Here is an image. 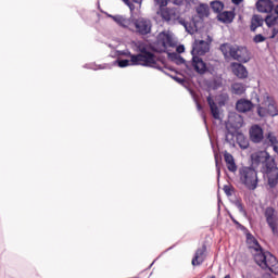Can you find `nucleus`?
Instances as JSON below:
<instances>
[{
    "label": "nucleus",
    "instance_id": "13",
    "mask_svg": "<svg viewBox=\"0 0 278 278\" xmlns=\"http://www.w3.org/2000/svg\"><path fill=\"white\" fill-rule=\"evenodd\" d=\"M161 17L163 18V21H166V23H175L177 18H179V10L175 8L161 9Z\"/></svg>",
    "mask_w": 278,
    "mask_h": 278
},
{
    "label": "nucleus",
    "instance_id": "40",
    "mask_svg": "<svg viewBox=\"0 0 278 278\" xmlns=\"http://www.w3.org/2000/svg\"><path fill=\"white\" fill-rule=\"evenodd\" d=\"M236 207L239 210V212H240L241 214H247V210H244V205H242V202L237 201V202H236Z\"/></svg>",
    "mask_w": 278,
    "mask_h": 278
},
{
    "label": "nucleus",
    "instance_id": "52",
    "mask_svg": "<svg viewBox=\"0 0 278 278\" xmlns=\"http://www.w3.org/2000/svg\"><path fill=\"white\" fill-rule=\"evenodd\" d=\"M203 118H204V123H205V116H203Z\"/></svg>",
    "mask_w": 278,
    "mask_h": 278
},
{
    "label": "nucleus",
    "instance_id": "12",
    "mask_svg": "<svg viewBox=\"0 0 278 278\" xmlns=\"http://www.w3.org/2000/svg\"><path fill=\"white\" fill-rule=\"evenodd\" d=\"M189 66H192L198 75H205L207 72V63L201 56L193 55L191 63L189 62Z\"/></svg>",
    "mask_w": 278,
    "mask_h": 278
},
{
    "label": "nucleus",
    "instance_id": "19",
    "mask_svg": "<svg viewBox=\"0 0 278 278\" xmlns=\"http://www.w3.org/2000/svg\"><path fill=\"white\" fill-rule=\"evenodd\" d=\"M206 101H207V104L211 110V114H212L213 118H215V121H220V110L218 109V104H216L214 99H212V96H208L206 98Z\"/></svg>",
    "mask_w": 278,
    "mask_h": 278
},
{
    "label": "nucleus",
    "instance_id": "32",
    "mask_svg": "<svg viewBox=\"0 0 278 278\" xmlns=\"http://www.w3.org/2000/svg\"><path fill=\"white\" fill-rule=\"evenodd\" d=\"M161 73H164V75H167L168 77H170L172 79H174V81H177V84H180V86H184V84H186V78H180L177 75H170L167 72H165V70L163 68V71H161Z\"/></svg>",
    "mask_w": 278,
    "mask_h": 278
},
{
    "label": "nucleus",
    "instance_id": "11",
    "mask_svg": "<svg viewBox=\"0 0 278 278\" xmlns=\"http://www.w3.org/2000/svg\"><path fill=\"white\" fill-rule=\"evenodd\" d=\"M156 46L160 49V53H166L168 47H173V37L166 33H160L156 38Z\"/></svg>",
    "mask_w": 278,
    "mask_h": 278
},
{
    "label": "nucleus",
    "instance_id": "25",
    "mask_svg": "<svg viewBox=\"0 0 278 278\" xmlns=\"http://www.w3.org/2000/svg\"><path fill=\"white\" fill-rule=\"evenodd\" d=\"M262 25H264V18H262L260 15H253L250 25L251 31H256L257 27H262Z\"/></svg>",
    "mask_w": 278,
    "mask_h": 278
},
{
    "label": "nucleus",
    "instance_id": "20",
    "mask_svg": "<svg viewBox=\"0 0 278 278\" xmlns=\"http://www.w3.org/2000/svg\"><path fill=\"white\" fill-rule=\"evenodd\" d=\"M168 58L170 62H174V64H177V66H181V64H185L187 68H190V62H186V59H184L179 53L169 52Z\"/></svg>",
    "mask_w": 278,
    "mask_h": 278
},
{
    "label": "nucleus",
    "instance_id": "14",
    "mask_svg": "<svg viewBox=\"0 0 278 278\" xmlns=\"http://www.w3.org/2000/svg\"><path fill=\"white\" fill-rule=\"evenodd\" d=\"M206 253H207V245L203 243L202 247L199 248L194 253V256L191 261L192 266H201V264L205 262V257H207Z\"/></svg>",
    "mask_w": 278,
    "mask_h": 278
},
{
    "label": "nucleus",
    "instance_id": "18",
    "mask_svg": "<svg viewBox=\"0 0 278 278\" xmlns=\"http://www.w3.org/2000/svg\"><path fill=\"white\" fill-rule=\"evenodd\" d=\"M231 70L238 79H247V77H249V71H247V66L242 63H232Z\"/></svg>",
    "mask_w": 278,
    "mask_h": 278
},
{
    "label": "nucleus",
    "instance_id": "22",
    "mask_svg": "<svg viewBox=\"0 0 278 278\" xmlns=\"http://www.w3.org/2000/svg\"><path fill=\"white\" fill-rule=\"evenodd\" d=\"M217 18L220 23H233L236 13L233 11H224L217 15Z\"/></svg>",
    "mask_w": 278,
    "mask_h": 278
},
{
    "label": "nucleus",
    "instance_id": "1",
    "mask_svg": "<svg viewBox=\"0 0 278 278\" xmlns=\"http://www.w3.org/2000/svg\"><path fill=\"white\" fill-rule=\"evenodd\" d=\"M251 162L254 168L261 167V173L266 177L269 188L278 186V166L274 156L268 151H257L251 154Z\"/></svg>",
    "mask_w": 278,
    "mask_h": 278
},
{
    "label": "nucleus",
    "instance_id": "31",
    "mask_svg": "<svg viewBox=\"0 0 278 278\" xmlns=\"http://www.w3.org/2000/svg\"><path fill=\"white\" fill-rule=\"evenodd\" d=\"M227 103H229V93L227 92H222L218 96V104L220 105V108L227 105Z\"/></svg>",
    "mask_w": 278,
    "mask_h": 278
},
{
    "label": "nucleus",
    "instance_id": "24",
    "mask_svg": "<svg viewBox=\"0 0 278 278\" xmlns=\"http://www.w3.org/2000/svg\"><path fill=\"white\" fill-rule=\"evenodd\" d=\"M195 12L200 18H205L210 16V5L207 3H200V5L195 8Z\"/></svg>",
    "mask_w": 278,
    "mask_h": 278
},
{
    "label": "nucleus",
    "instance_id": "15",
    "mask_svg": "<svg viewBox=\"0 0 278 278\" xmlns=\"http://www.w3.org/2000/svg\"><path fill=\"white\" fill-rule=\"evenodd\" d=\"M255 108V104L251 100L241 98L236 102V110L240 114H247V112H251Z\"/></svg>",
    "mask_w": 278,
    "mask_h": 278
},
{
    "label": "nucleus",
    "instance_id": "44",
    "mask_svg": "<svg viewBox=\"0 0 278 278\" xmlns=\"http://www.w3.org/2000/svg\"><path fill=\"white\" fill-rule=\"evenodd\" d=\"M125 5H127L129 8V10H136V7L134 5V3H131V1L129 0H122Z\"/></svg>",
    "mask_w": 278,
    "mask_h": 278
},
{
    "label": "nucleus",
    "instance_id": "48",
    "mask_svg": "<svg viewBox=\"0 0 278 278\" xmlns=\"http://www.w3.org/2000/svg\"><path fill=\"white\" fill-rule=\"evenodd\" d=\"M197 109L199 110V112L203 111V106L201 105V103L197 102Z\"/></svg>",
    "mask_w": 278,
    "mask_h": 278
},
{
    "label": "nucleus",
    "instance_id": "47",
    "mask_svg": "<svg viewBox=\"0 0 278 278\" xmlns=\"http://www.w3.org/2000/svg\"><path fill=\"white\" fill-rule=\"evenodd\" d=\"M235 5H240L242 3V0H231Z\"/></svg>",
    "mask_w": 278,
    "mask_h": 278
},
{
    "label": "nucleus",
    "instance_id": "6",
    "mask_svg": "<svg viewBox=\"0 0 278 278\" xmlns=\"http://www.w3.org/2000/svg\"><path fill=\"white\" fill-rule=\"evenodd\" d=\"M239 179L247 190H257L260 178H257V170H255V167H241L239 169Z\"/></svg>",
    "mask_w": 278,
    "mask_h": 278
},
{
    "label": "nucleus",
    "instance_id": "42",
    "mask_svg": "<svg viewBox=\"0 0 278 278\" xmlns=\"http://www.w3.org/2000/svg\"><path fill=\"white\" fill-rule=\"evenodd\" d=\"M278 34V24L271 26V35L269 38H275Z\"/></svg>",
    "mask_w": 278,
    "mask_h": 278
},
{
    "label": "nucleus",
    "instance_id": "5",
    "mask_svg": "<svg viewBox=\"0 0 278 278\" xmlns=\"http://www.w3.org/2000/svg\"><path fill=\"white\" fill-rule=\"evenodd\" d=\"M262 105L258 104L256 108V114L260 118L266 116L275 118V116H278L277 100H275V97L270 96L268 92L264 93Z\"/></svg>",
    "mask_w": 278,
    "mask_h": 278
},
{
    "label": "nucleus",
    "instance_id": "41",
    "mask_svg": "<svg viewBox=\"0 0 278 278\" xmlns=\"http://www.w3.org/2000/svg\"><path fill=\"white\" fill-rule=\"evenodd\" d=\"M154 2H155L156 5H159L160 8H166V5H168V0H154Z\"/></svg>",
    "mask_w": 278,
    "mask_h": 278
},
{
    "label": "nucleus",
    "instance_id": "33",
    "mask_svg": "<svg viewBox=\"0 0 278 278\" xmlns=\"http://www.w3.org/2000/svg\"><path fill=\"white\" fill-rule=\"evenodd\" d=\"M115 64H117V66H119V68H127V66H134L131 64V59L130 60H116Z\"/></svg>",
    "mask_w": 278,
    "mask_h": 278
},
{
    "label": "nucleus",
    "instance_id": "26",
    "mask_svg": "<svg viewBox=\"0 0 278 278\" xmlns=\"http://www.w3.org/2000/svg\"><path fill=\"white\" fill-rule=\"evenodd\" d=\"M237 144L242 149V151L249 149V139L244 137V134H237Z\"/></svg>",
    "mask_w": 278,
    "mask_h": 278
},
{
    "label": "nucleus",
    "instance_id": "9",
    "mask_svg": "<svg viewBox=\"0 0 278 278\" xmlns=\"http://www.w3.org/2000/svg\"><path fill=\"white\" fill-rule=\"evenodd\" d=\"M135 27L139 36H148V34H151V28L153 27V24L149 18L139 17L135 21Z\"/></svg>",
    "mask_w": 278,
    "mask_h": 278
},
{
    "label": "nucleus",
    "instance_id": "3",
    "mask_svg": "<svg viewBox=\"0 0 278 278\" xmlns=\"http://www.w3.org/2000/svg\"><path fill=\"white\" fill-rule=\"evenodd\" d=\"M136 51L138 54L131 56L132 65L148 66L150 68H156V71H164V67L160 66L157 61H155V54L149 51L147 43L138 41L136 43Z\"/></svg>",
    "mask_w": 278,
    "mask_h": 278
},
{
    "label": "nucleus",
    "instance_id": "38",
    "mask_svg": "<svg viewBox=\"0 0 278 278\" xmlns=\"http://www.w3.org/2000/svg\"><path fill=\"white\" fill-rule=\"evenodd\" d=\"M224 192H225L226 197H232L233 188H231V186H229V185H225Z\"/></svg>",
    "mask_w": 278,
    "mask_h": 278
},
{
    "label": "nucleus",
    "instance_id": "34",
    "mask_svg": "<svg viewBox=\"0 0 278 278\" xmlns=\"http://www.w3.org/2000/svg\"><path fill=\"white\" fill-rule=\"evenodd\" d=\"M187 5H197V2L199 0H185ZM172 3H174L175 5H181V3H184V0H172Z\"/></svg>",
    "mask_w": 278,
    "mask_h": 278
},
{
    "label": "nucleus",
    "instance_id": "17",
    "mask_svg": "<svg viewBox=\"0 0 278 278\" xmlns=\"http://www.w3.org/2000/svg\"><path fill=\"white\" fill-rule=\"evenodd\" d=\"M250 139L252 142H255V144H260L264 140V129H262V126L254 125L250 129Z\"/></svg>",
    "mask_w": 278,
    "mask_h": 278
},
{
    "label": "nucleus",
    "instance_id": "29",
    "mask_svg": "<svg viewBox=\"0 0 278 278\" xmlns=\"http://www.w3.org/2000/svg\"><path fill=\"white\" fill-rule=\"evenodd\" d=\"M109 18H112L119 27H127V20L122 15H109Z\"/></svg>",
    "mask_w": 278,
    "mask_h": 278
},
{
    "label": "nucleus",
    "instance_id": "21",
    "mask_svg": "<svg viewBox=\"0 0 278 278\" xmlns=\"http://www.w3.org/2000/svg\"><path fill=\"white\" fill-rule=\"evenodd\" d=\"M224 160L230 173H236L238 170V165H236V160L233 159V155H231V153L225 152Z\"/></svg>",
    "mask_w": 278,
    "mask_h": 278
},
{
    "label": "nucleus",
    "instance_id": "51",
    "mask_svg": "<svg viewBox=\"0 0 278 278\" xmlns=\"http://www.w3.org/2000/svg\"><path fill=\"white\" fill-rule=\"evenodd\" d=\"M165 68H167V67H165ZM168 71H173V68H172V67H168Z\"/></svg>",
    "mask_w": 278,
    "mask_h": 278
},
{
    "label": "nucleus",
    "instance_id": "35",
    "mask_svg": "<svg viewBox=\"0 0 278 278\" xmlns=\"http://www.w3.org/2000/svg\"><path fill=\"white\" fill-rule=\"evenodd\" d=\"M116 55H118V56L123 55L124 58H130V60L132 56H135V54H132L131 51H129V49L117 50Z\"/></svg>",
    "mask_w": 278,
    "mask_h": 278
},
{
    "label": "nucleus",
    "instance_id": "16",
    "mask_svg": "<svg viewBox=\"0 0 278 278\" xmlns=\"http://www.w3.org/2000/svg\"><path fill=\"white\" fill-rule=\"evenodd\" d=\"M256 10L263 14H270V12H275V3L271 0H258Z\"/></svg>",
    "mask_w": 278,
    "mask_h": 278
},
{
    "label": "nucleus",
    "instance_id": "46",
    "mask_svg": "<svg viewBox=\"0 0 278 278\" xmlns=\"http://www.w3.org/2000/svg\"><path fill=\"white\" fill-rule=\"evenodd\" d=\"M274 14H277V16H278V1H276V3H275Z\"/></svg>",
    "mask_w": 278,
    "mask_h": 278
},
{
    "label": "nucleus",
    "instance_id": "23",
    "mask_svg": "<svg viewBox=\"0 0 278 278\" xmlns=\"http://www.w3.org/2000/svg\"><path fill=\"white\" fill-rule=\"evenodd\" d=\"M232 94H237L238 97H242L244 92H247V85L242 83H233L231 85Z\"/></svg>",
    "mask_w": 278,
    "mask_h": 278
},
{
    "label": "nucleus",
    "instance_id": "4",
    "mask_svg": "<svg viewBox=\"0 0 278 278\" xmlns=\"http://www.w3.org/2000/svg\"><path fill=\"white\" fill-rule=\"evenodd\" d=\"M219 51H222L225 60L231 58L241 64H247V62L251 61V52H249L247 47L223 43L219 47Z\"/></svg>",
    "mask_w": 278,
    "mask_h": 278
},
{
    "label": "nucleus",
    "instance_id": "28",
    "mask_svg": "<svg viewBox=\"0 0 278 278\" xmlns=\"http://www.w3.org/2000/svg\"><path fill=\"white\" fill-rule=\"evenodd\" d=\"M224 9L225 4L222 1L215 0L211 2V10H213V12H215L216 14H220Z\"/></svg>",
    "mask_w": 278,
    "mask_h": 278
},
{
    "label": "nucleus",
    "instance_id": "50",
    "mask_svg": "<svg viewBox=\"0 0 278 278\" xmlns=\"http://www.w3.org/2000/svg\"><path fill=\"white\" fill-rule=\"evenodd\" d=\"M207 278H216V276L213 275V276H208Z\"/></svg>",
    "mask_w": 278,
    "mask_h": 278
},
{
    "label": "nucleus",
    "instance_id": "45",
    "mask_svg": "<svg viewBox=\"0 0 278 278\" xmlns=\"http://www.w3.org/2000/svg\"><path fill=\"white\" fill-rule=\"evenodd\" d=\"M176 53H178L179 55V53H184L186 51V47L184 45H180L176 48Z\"/></svg>",
    "mask_w": 278,
    "mask_h": 278
},
{
    "label": "nucleus",
    "instance_id": "43",
    "mask_svg": "<svg viewBox=\"0 0 278 278\" xmlns=\"http://www.w3.org/2000/svg\"><path fill=\"white\" fill-rule=\"evenodd\" d=\"M215 166L218 177H220V165H218V154H215Z\"/></svg>",
    "mask_w": 278,
    "mask_h": 278
},
{
    "label": "nucleus",
    "instance_id": "10",
    "mask_svg": "<svg viewBox=\"0 0 278 278\" xmlns=\"http://www.w3.org/2000/svg\"><path fill=\"white\" fill-rule=\"evenodd\" d=\"M205 53H210V42L195 39L192 45L191 55L201 58L205 55Z\"/></svg>",
    "mask_w": 278,
    "mask_h": 278
},
{
    "label": "nucleus",
    "instance_id": "8",
    "mask_svg": "<svg viewBox=\"0 0 278 278\" xmlns=\"http://www.w3.org/2000/svg\"><path fill=\"white\" fill-rule=\"evenodd\" d=\"M264 216L273 236H278V214L275 207L267 206L264 211Z\"/></svg>",
    "mask_w": 278,
    "mask_h": 278
},
{
    "label": "nucleus",
    "instance_id": "2",
    "mask_svg": "<svg viewBox=\"0 0 278 278\" xmlns=\"http://www.w3.org/2000/svg\"><path fill=\"white\" fill-rule=\"evenodd\" d=\"M247 240L250 244H253L250 247V249H253L255 251L254 253V262L262 268L263 270H269V273H273L274 275H278V261L273 253L268 251H264L257 239L249 232L247 235Z\"/></svg>",
    "mask_w": 278,
    "mask_h": 278
},
{
    "label": "nucleus",
    "instance_id": "27",
    "mask_svg": "<svg viewBox=\"0 0 278 278\" xmlns=\"http://www.w3.org/2000/svg\"><path fill=\"white\" fill-rule=\"evenodd\" d=\"M267 140L269 142V147L273 148L274 153H277L278 155V139L276 136L273 135V132H268Z\"/></svg>",
    "mask_w": 278,
    "mask_h": 278
},
{
    "label": "nucleus",
    "instance_id": "36",
    "mask_svg": "<svg viewBox=\"0 0 278 278\" xmlns=\"http://www.w3.org/2000/svg\"><path fill=\"white\" fill-rule=\"evenodd\" d=\"M265 40L266 38L262 34H257L253 37V42H255V45H260V42H265Z\"/></svg>",
    "mask_w": 278,
    "mask_h": 278
},
{
    "label": "nucleus",
    "instance_id": "49",
    "mask_svg": "<svg viewBox=\"0 0 278 278\" xmlns=\"http://www.w3.org/2000/svg\"><path fill=\"white\" fill-rule=\"evenodd\" d=\"M132 3H142V0H131Z\"/></svg>",
    "mask_w": 278,
    "mask_h": 278
},
{
    "label": "nucleus",
    "instance_id": "7",
    "mask_svg": "<svg viewBox=\"0 0 278 278\" xmlns=\"http://www.w3.org/2000/svg\"><path fill=\"white\" fill-rule=\"evenodd\" d=\"M229 125L232 129H235V131L229 130V126H226V142H228V144H236V138L238 134H240L238 132V129L242 128L244 125V118H242L240 114L231 115L229 117Z\"/></svg>",
    "mask_w": 278,
    "mask_h": 278
},
{
    "label": "nucleus",
    "instance_id": "30",
    "mask_svg": "<svg viewBox=\"0 0 278 278\" xmlns=\"http://www.w3.org/2000/svg\"><path fill=\"white\" fill-rule=\"evenodd\" d=\"M265 23L267 27H273L274 25H278V15L269 14L265 17Z\"/></svg>",
    "mask_w": 278,
    "mask_h": 278
},
{
    "label": "nucleus",
    "instance_id": "37",
    "mask_svg": "<svg viewBox=\"0 0 278 278\" xmlns=\"http://www.w3.org/2000/svg\"><path fill=\"white\" fill-rule=\"evenodd\" d=\"M230 219L232 220L233 225H236L237 229H241V231L247 229V227L240 224V222H238L232 215H230Z\"/></svg>",
    "mask_w": 278,
    "mask_h": 278
},
{
    "label": "nucleus",
    "instance_id": "39",
    "mask_svg": "<svg viewBox=\"0 0 278 278\" xmlns=\"http://www.w3.org/2000/svg\"><path fill=\"white\" fill-rule=\"evenodd\" d=\"M176 21H178L179 25H182L185 29H188V22H186L184 20V17H181L178 13V18H176Z\"/></svg>",
    "mask_w": 278,
    "mask_h": 278
}]
</instances>
